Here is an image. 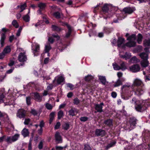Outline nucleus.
Masks as SVG:
<instances>
[{
    "label": "nucleus",
    "mask_w": 150,
    "mask_h": 150,
    "mask_svg": "<svg viewBox=\"0 0 150 150\" xmlns=\"http://www.w3.org/2000/svg\"><path fill=\"white\" fill-rule=\"evenodd\" d=\"M105 124L109 126L112 125V120H111L109 119L105 120L104 122Z\"/></svg>",
    "instance_id": "obj_45"
},
{
    "label": "nucleus",
    "mask_w": 150,
    "mask_h": 150,
    "mask_svg": "<svg viewBox=\"0 0 150 150\" xmlns=\"http://www.w3.org/2000/svg\"><path fill=\"white\" fill-rule=\"evenodd\" d=\"M136 36L135 34H132L129 36L127 40L129 41V42L127 43L125 45L129 47H133L135 46L136 42L134 41L136 39Z\"/></svg>",
    "instance_id": "obj_2"
},
{
    "label": "nucleus",
    "mask_w": 150,
    "mask_h": 150,
    "mask_svg": "<svg viewBox=\"0 0 150 150\" xmlns=\"http://www.w3.org/2000/svg\"><path fill=\"white\" fill-rule=\"evenodd\" d=\"M120 57L125 60H127L130 58L131 55V53H129L126 52L124 55L120 54Z\"/></svg>",
    "instance_id": "obj_19"
},
{
    "label": "nucleus",
    "mask_w": 150,
    "mask_h": 150,
    "mask_svg": "<svg viewBox=\"0 0 150 150\" xmlns=\"http://www.w3.org/2000/svg\"><path fill=\"white\" fill-rule=\"evenodd\" d=\"M15 64V59H11L10 60L8 65L10 67H11L13 65Z\"/></svg>",
    "instance_id": "obj_56"
},
{
    "label": "nucleus",
    "mask_w": 150,
    "mask_h": 150,
    "mask_svg": "<svg viewBox=\"0 0 150 150\" xmlns=\"http://www.w3.org/2000/svg\"><path fill=\"white\" fill-rule=\"evenodd\" d=\"M30 113L34 116H37L38 114V111L34 109H31Z\"/></svg>",
    "instance_id": "obj_51"
},
{
    "label": "nucleus",
    "mask_w": 150,
    "mask_h": 150,
    "mask_svg": "<svg viewBox=\"0 0 150 150\" xmlns=\"http://www.w3.org/2000/svg\"><path fill=\"white\" fill-rule=\"evenodd\" d=\"M93 79V76L90 75H88L85 77V79L86 81H89Z\"/></svg>",
    "instance_id": "obj_46"
},
{
    "label": "nucleus",
    "mask_w": 150,
    "mask_h": 150,
    "mask_svg": "<svg viewBox=\"0 0 150 150\" xmlns=\"http://www.w3.org/2000/svg\"><path fill=\"white\" fill-rule=\"evenodd\" d=\"M65 81V78L62 76H58L55 78L54 79L53 81V83L55 86H56L58 84H60L64 82Z\"/></svg>",
    "instance_id": "obj_5"
},
{
    "label": "nucleus",
    "mask_w": 150,
    "mask_h": 150,
    "mask_svg": "<svg viewBox=\"0 0 150 150\" xmlns=\"http://www.w3.org/2000/svg\"><path fill=\"white\" fill-rule=\"evenodd\" d=\"M58 119H60L62 117L64 116V113L63 112L62 110H60L57 113Z\"/></svg>",
    "instance_id": "obj_38"
},
{
    "label": "nucleus",
    "mask_w": 150,
    "mask_h": 150,
    "mask_svg": "<svg viewBox=\"0 0 150 150\" xmlns=\"http://www.w3.org/2000/svg\"><path fill=\"white\" fill-rule=\"evenodd\" d=\"M25 111L22 109H19L16 114L17 116L20 118H25Z\"/></svg>",
    "instance_id": "obj_10"
},
{
    "label": "nucleus",
    "mask_w": 150,
    "mask_h": 150,
    "mask_svg": "<svg viewBox=\"0 0 150 150\" xmlns=\"http://www.w3.org/2000/svg\"><path fill=\"white\" fill-rule=\"evenodd\" d=\"M60 126V122H57L54 127V129H59V128Z\"/></svg>",
    "instance_id": "obj_63"
},
{
    "label": "nucleus",
    "mask_w": 150,
    "mask_h": 150,
    "mask_svg": "<svg viewBox=\"0 0 150 150\" xmlns=\"http://www.w3.org/2000/svg\"><path fill=\"white\" fill-rule=\"evenodd\" d=\"M124 41L125 39L124 38L119 37L118 39V40L117 42V46L119 47H123L124 46V45L123 44Z\"/></svg>",
    "instance_id": "obj_17"
},
{
    "label": "nucleus",
    "mask_w": 150,
    "mask_h": 150,
    "mask_svg": "<svg viewBox=\"0 0 150 150\" xmlns=\"http://www.w3.org/2000/svg\"><path fill=\"white\" fill-rule=\"evenodd\" d=\"M142 66L143 67H146L149 65V62L147 59L143 60L141 62Z\"/></svg>",
    "instance_id": "obj_25"
},
{
    "label": "nucleus",
    "mask_w": 150,
    "mask_h": 150,
    "mask_svg": "<svg viewBox=\"0 0 150 150\" xmlns=\"http://www.w3.org/2000/svg\"><path fill=\"white\" fill-rule=\"evenodd\" d=\"M55 139L57 143L62 142V139L59 132H57L55 134Z\"/></svg>",
    "instance_id": "obj_11"
},
{
    "label": "nucleus",
    "mask_w": 150,
    "mask_h": 150,
    "mask_svg": "<svg viewBox=\"0 0 150 150\" xmlns=\"http://www.w3.org/2000/svg\"><path fill=\"white\" fill-rule=\"evenodd\" d=\"M4 117L5 118V120L8 121H9V118L8 115L5 112H1L0 111V117Z\"/></svg>",
    "instance_id": "obj_26"
},
{
    "label": "nucleus",
    "mask_w": 150,
    "mask_h": 150,
    "mask_svg": "<svg viewBox=\"0 0 150 150\" xmlns=\"http://www.w3.org/2000/svg\"><path fill=\"white\" fill-rule=\"evenodd\" d=\"M23 18L26 22H29L30 20V17L28 14L24 16L23 17Z\"/></svg>",
    "instance_id": "obj_39"
},
{
    "label": "nucleus",
    "mask_w": 150,
    "mask_h": 150,
    "mask_svg": "<svg viewBox=\"0 0 150 150\" xmlns=\"http://www.w3.org/2000/svg\"><path fill=\"white\" fill-rule=\"evenodd\" d=\"M99 79L101 83L103 85H105L107 83L106 78L105 76L98 75Z\"/></svg>",
    "instance_id": "obj_18"
},
{
    "label": "nucleus",
    "mask_w": 150,
    "mask_h": 150,
    "mask_svg": "<svg viewBox=\"0 0 150 150\" xmlns=\"http://www.w3.org/2000/svg\"><path fill=\"white\" fill-rule=\"evenodd\" d=\"M135 10V7H127L123 9V11L126 13L131 14Z\"/></svg>",
    "instance_id": "obj_15"
},
{
    "label": "nucleus",
    "mask_w": 150,
    "mask_h": 150,
    "mask_svg": "<svg viewBox=\"0 0 150 150\" xmlns=\"http://www.w3.org/2000/svg\"><path fill=\"white\" fill-rule=\"evenodd\" d=\"M130 71L133 73H136L139 71L140 68L139 65L134 64L130 66L129 68Z\"/></svg>",
    "instance_id": "obj_9"
},
{
    "label": "nucleus",
    "mask_w": 150,
    "mask_h": 150,
    "mask_svg": "<svg viewBox=\"0 0 150 150\" xmlns=\"http://www.w3.org/2000/svg\"><path fill=\"white\" fill-rule=\"evenodd\" d=\"M45 107L47 109L49 110H51L53 108V106L51 104L48 103H47L46 104Z\"/></svg>",
    "instance_id": "obj_53"
},
{
    "label": "nucleus",
    "mask_w": 150,
    "mask_h": 150,
    "mask_svg": "<svg viewBox=\"0 0 150 150\" xmlns=\"http://www.w3.org/2000/svg\"><path fill=\"white\" fill-rule=\"evenodd\" d=\"M130 102L132 104L135 105L136 110L140 112L145 110L150 106V99L145 100H137L135 98H133Z\"/></svg>",
    "instance_id": "obj_1"
},
{
    "label": "nucleus",
    "mask_w": 150,
    "mask_h": 150,
    "mask_svg": "<svg viewBox=\"0 0 150 150\" xmlns=\"http://www.w3.org/2000/svg\"><path fill=\"white\" fill-rule=\"evenodd\" d=\"M35 100L38 102H41L42 100V96H41L39 93L37 92L33 93Z\"/></svg>",
    "instance_id": "obj_12"
},
{
    "label": "nucleus",
    "mask_w": 150,
    "mask_h": 150,
    "mask_svg": "<svg viewBox=\"0 0 150 150\" xmlns=\"http://www.w3.org/2000/svg\"><path fill=\"white\" fill-rule=\"evenodd\" d=\"M116 143V142L115 141H112L107 146H106L107 149H108L109 148L114 146Z\"/></svg>",
    "instance_id": "obj_44"
},
{
    "label": "nucleus",
    "mask_w": 150,
    "mask_h": 150,
    "mask_svg": "<svg viewBox=\"0 0 150 150\" xmlns=\"http://www.w3.org/2000/svg\"><path fill=\"white\" fill-rule=\"evenodd\" d=\"M12 25L16 28L19 27V25L17 21L16 20H13L12 23Z\"/></svg>",
    "instance_id": "obj_49"
},
{
    "label": "nucleus",
    "mask_w": 150,
    "mask_h": 150,
    "mask_svg": "<svg viewBox=\"0 0 150 150\" xmlns=\"http://www.w3.org/2000/svg\"><path fill=\"white\" fill-rule=\"evenodd\" d=\"M79 103L80 100L77 98H76L74 99L73 103L74 104L77 105Z\"/></svg>",
    "instance_id": "obj_54"
},
{
    "label": "nucleus",
    "mask_w": 150,
    "mask_h": 150,
    "mask_svg": "<svg viewBox=\"0 0 150 150\" xmlns=\"http://www.w3.org/2000/svg\"><path fill=\"white\" fill-rule=\"evenodd\" d=\"M133 85L134 87L145 86L142 81L138 78H136L134 80L133 82Z\"/></svg>",
    "instance_id": "obj_7"
},
{
    "label": "nucleus",
    "mask_w": 150,
    "mask_h": 150,
    "mask_svg": "<svg viewBox=\"0 0 150 150\" xmlns=\"http://www.w3.org/2000/svg\"><path fill=\"white\" fill-rule=\"evenodd\" d=\"M95 134L97 136L103 137L105 135V133L104 130H103L101 129H98L96 130Z\"/></svg>",
    "instance_id": "obj_14"
},
{
    "label": "nucleus",
    "mask_w": 150,
    "mask_h": 150,
    "mask_svg": "<svg viewBox=\"0 0 150 150\" xmlns=\"http://www.w3.org/2000/svg\"><path fill=\"white\" fill-rule=\"evenodd\" d=\"M133 93V91H130V93H131V94L130 96H127L126 95H121V98L122 99H123L124 100H127L132 95V93Z\"/></svg>",
    "instance_id": "obj_41"
},
{
    "label": "nucleus",
    "mask_w": 150,
    "mask_h": 150,
    "mask_svg": "<svg viewBox=\"0 0 150 150\" xmlns=\"http://www.w3.org/2000/svg\"><path fill=\"white\" fill-rule=\"evenodd\" d=\"M66 4L67 5H69L70 7H72L73 4L72 0H68Z\"/></svg>",
    "instance_id": "obj_58"
},
{
    "label": "nucleus",
    "mask_w": 150,
    "mask_h": 150,
    "mask_svg": "<svg viewBox=\"0 0 150 150\" xmlns=\"http://www.w3.org/2000/svg\"><path fill=\"white\" fill-rule=\"evenodd\" d=\"M125 81V79L122 78L121 79L120 78H118L117 81L115 83V84L113 85V86L114 87H117L122 85V82Z\"/></svg>",
    "instance_id": "obj_16"
},
{
    "label": "nucleus",
    "mask_w": 150,
    "mask_h": 150,
    "mask_svg": "<svg viewBox=\"0 0 150 150\" xmlns=\"http://www.w3.org/2000/svg\"><path fill=\"white\" fill-rule=\"evenodd\" d=\"M5 90L4 88L1 89L0 91V102L2 103L4 102L3 98H4V93Z\"/></svg>",
    "instance_id": "obj_21"
},
{
    "label": "nucleus",
    "mask_w": 150,
    "mask_h": 150,
    "mask_svg": "<svg viewBox=\"0 0 150 150\" xmlns=\"http://www.w3.org/2000/svg\"><path fill=\"white\" fill-rule=\"evenodd\" d=\"M22 28L21 27H20L19 28V29H18V30L17 32V33H16V35L17 37H18L20 35L21 33V31H22Z\"/></svg>",
    "instance_id": "obj_57"
},
{
    "label": "nucleus",
    "mask_w": 150,
    "mask_h": 150,
    "mask_svg": "<svg viewBox=\"0 0 150 150\" xmlns=\"http://www.w3.org/2000/svg\"><path fill=\"white\" fill-rule=\"evenodd\" d=\"M62 127L64 129L67 130L69 127V125L68 123H65L63 125Z\"/></svg>",
    "instance_id": "obj_47"
},
{
    "label": "nucleus",
    "mask_w": 150,
    "mask_h": 150,
    "mask_svg": "<svg viewBox=\"0 0 150 150\" xmlns=\"http://www.w3.org/2000/svg\"><path fill=\"white\" fill-rule=\"evenodd\" d=\"M32 50L34 56L37 55L36 53L38 52L40 50V45L37 43H34L32 45Z\"/></svg>",
    "instance_id": "obj_6"
},
{
    "label": "nucleus",
    "mask_w": 150,
    "mask_h": 150,
    "mask_svg": "<svg viewBox=\"0 0 150 150\" xmlns=\"http://www.w3.org/2000/svg\"><path fill=\"white\" fill-rule=\"evenodd\" d=\"M139 56L143 60L147 59L148 58V55L146 53H142L140 54Z\"/></svg>",
    "instance_id": "obj_28"
},
{
    "label": "nucleus",
    "mask_w": 150,
    "mask_h": 150,
    "mask_svg": "<svg viewBox=\"0 0 150 150\" xmlns=\"http://www.w3.org/2000/svg\"><path fill=\"white\" fill-rule=\"evenodd\" d=\"M45 3H40L38 4V6L40 9L38 11V12L40 14H41V11L44 9L45 7Z\"/></svg>",
    "instance_id": "obj_23"
},
{
    "label": "nucleus",
    "mask_w": 150,
    "mask_h": 150,
    "mask_svg": "<svg viewBox=\"0 0 150 150\" xmlns=\"http://www.w3.org/2000/svg\"><path fill=\"white\" fill-rule=\"evenodd\" d=\"M144 79L146 81L150 80V74L148 75H146L144 76Z\"/></svg>",
    "instance_id": "obj_61"
},
{
    "label": "nucleus",
    "mask_w": 150,
    "mask_h": 150,
    "mask_svg": "<svg viewBox=\"0 0 150 150\" xmlns=\"http://www.w3.org/2000/svg\"><path fill=\"white\" fill-rule=\"evenodd\" d=\"M143 44L145 46H150V39L144 40L143 41Z\"/></svg>",
    "instance_id": "obj_42"
},
{
    "label": "nucleus",
    "mask_w": 150,
    "mask_h": 150,
    "mask_svg": "<svg viewBox=\"0 0 150 150\" xmlns=\"http://www.w3.org/2000/svg\"><path fill=\"white\" fill-rule=\"evenodd\" d=\"M55 115V112H52L50 114V120L49 123L51 124L53 120Z\"/></svg>",
    "instance_id": "obj_35"
},
{
    "label": "nucleus",
    "mask_w": 150,
    "mask_h": 150,
    "mask_svg": "<svg viewBox=\"0 0 150 150\" xmlns=\"http://www.w3.org/2000/svg\"><path fill=\"white\" fill-rule=\"evenodd\" d=\"M84 149L85 150H91L90 146L88 145H85Z\"/></svg>",
    "instance_id": "obj_62"
},
{
    "label": "nucleus",
    "mask_w": 150,
    "mask_h": 150,
    "mask_svg": "<svg viewBox=\"0 0 150 150\" xmlns=\"http://www.w3.org/2000/svg\"><path fill=\"white\" fill-rule=\"evenodd\" d=\"M5 38L6 36L5 33H2L1 35V38L0 40V43L1 47H3L4 45V41Z\"/></svg>",
    "instance_id": "obj_24"
},
{
    "label": "nucleus",
    "mask_w": 150,
    "mask_h": 150,
    "mask_svg": "<svg viewBox=\"0 0 150 150\" xmlns=\"http://www.w3.org/2000/svg\"><path fill=\"white\" fill-rule=\"evenodd\" d=\"M112 66L115 70H119L120 69V67L116 63L114 62L112 64Z\"/></svg>",
    "instance_id": "obj_37"
},
{
    "label": "nucleus",
    "mask_w": 150,
    "mask_h": 150,
    "mask_svg": "<svg viewBox=\"0 0 150 150\" xmlns=\"http://www.w3.org/2000/svg\"><path fill=\"white\" fill-rule=\"evenodd\" d=\"M54 16L56 18L59 19L60 18L61 14L60 13L58 12H55L54 13Z\"/></svg>",
    "instance_id": "obj_52"
},
{
    "label": "nucleus",
    "mask_w": 150,
    "mask_h": 150,
    "mask_svg": "<svg viewBox=\"0 0 150 150\" xmlns=\"http://www.w3.org/2000/svg\"><path fill=\"white\" fill-rule=\"evenodd\" d=\"M137 119L134 117H132L130 118L129 122L131 125L134 126L136 124Z\"/></svg>",
    "instance_id": "obj_32"
},
{
    "label": "nucleus",
    "mask_w": 150,
    "mask_h": 150,
    "mask_svg": "<svg viewBox=\"0 0 150 150\" xmlns=\"http://www.w3.org/2000/svg\"><path fill=\"white\" fill-rule=\"evenodd\" d=\"M88 119V118L86 117H80V120L81 121L85 122L87 121Z\"/></svg>",
    "instance_id": "obj_59"
},
{
    "label": "nucleus",
    "mask_w": 150,
    "mask_h": 150,
    "mask_svg": "<svg viewBox=\"0 0 150 150\" xmlns=\"http://www.w3.org/2000/svg\"><path fill=\"white\" fill-rule=\"evenodd\" d=\"M138 60L136 57L134 56L129 60V62L132 63H137L139 62Z\"/></svg>",
    "instance_id": "obj_33"
},
{
    "label": "nucleus",
    "mask_w": 150,
    "mask_h": 150,
    "mask_svg": "<svg viewBox=\"0 0 150 150\" xmlns=\"http://www.w3.org/2000/svg\"><path fill=\"white\" fill-rule=\"evenodd\" d=\"M101 4L100 3L98 4L95 7L93 8V11L94 13H96L97 12V11L99 9V7L101 6Z\"/></svg>",
    "instance_id": "obj_48"
},
{
    "label": "nucleus",
    "mask_w": 150,
    "mask_h": 150,
    "mask_svg": "<svg viewBox=\"0 0 150 150\" xmlns=\"http://www.w3.org/2000/svg\"><path fill=\"white\" fill-rule=\"evenodd\" d=\"M62 25L67 26L68 29V31L67 33L66 34V37L67 38L69 37L71 34V29L70 26L67 23H63Z\"/></svg>",
    "instance_id": "obj_20"
},
{
    "label": "nucleus",
    "mask_w": 150,
    "mask_h": 150,
    "mask_svg": "<svg viewBox=\"0 0 150 150\" xmlns=\"http://www.w3.org/2000/svg\"><path fill=\"white\" fill-rule=\"evenodd\" d=\"M145 86L134 87L133 90L135 95L138 96H140L143 94L145 92Z\"/></svg>",
    "instance_id": "obj_3"
},
{
    "label": "nucleus",
    "mask_w": 150,
    "mask_h": 150,
    "mask_svg": "<svg viewBox=\"0 0 150 150\" xmlns=\"http://www.w3.org/2000/svg\"><path fill=\"white\" fill-rule=\"evenodd\" d=\"M18 61L20 62H23L26 61L27 59V56L25 55V52L20 53L18 56Z\"/></svg>",
    "instance_id": "obj_8"
},
{
    "label": "nucleus",
    "mask_w": 150,
    "mask_h": 150,
    "mask_svg": "<svg viewBox=\"0 0 150 150\" xmlns=\"http://www.w3.org/2000/svg\"><path fill=\"white\" fill-rule=\"evenodd\" d=\"M31 98L30 97L28 96L26 98V102L27 105H29L31 104Z\"/></svg>",
    "instance_id": "obj_55"
},
{
    "label": "nucleus",
    "mask_w": 150,
    "mask_h": 150,
    "mask_svg": "<svg viewBox=\"0 0 150 150\" xmlns=\"http://www.w3.org/2000/svg\"><path fill=\"white\" fill-rule=\"evenodd\" d=\"M78 111L75 108H72L69 111V114L70 115L74 116L75 115V112H78Z\"/></svg>",
    "instance_id": "obj_22"
},
{
    "label": "nucleus",
    "mask_w": 150,
    "mask_h": 150,
    "mask_svg": "<svg viewBox=\"0 0 150 150\" xmlns=\"http://www.w3.org/2000/svg\"><path fill=\"white\" fill-rule=\"evenodd\" d=\"M21 133L22 135L24 137H25L28 136L29 134V132L28 129L25 128H24L22 131Z\"/></svg>",
    "instance_id": "obj_31"
},
{
    "label": "nucleus",
    "mask_w": 150,
    "mask_h": 150,
    "mask_svg": "<svg viewBox=\"0 0 150 150\" xmlns=\"http://www.w3.org/2000/svg\"><path fill=\"white\" fill-rule=\"evenodd\" d=\"M66 85L67 87L69 88L70 89L73 90V89L74 86L72 84L67 83L66 84Z\"/></svg>",
    "instance_id": "obj_60"
},
{
    "label": "nucleus",
    "mask_w": 150,
    "mask_h": 150,
    "mask_svg": "<svg viewBox=\"0 0 150 150\" xmlns=\"http://www.w3.org/2000/svg\"><path fill=\"white\" fill-rule=\"evenodd\" d=\"M120 69L124 71L127 69L125 64L124 62H122L120 64Z\"/></svg>",
    "instance_id": "obj_50"
},
{
    "label": "nucleus",
    "mask_w": 150,
    "mask_h": 150,
    "mask_svg": "<svg viewBox=\"0 0 150 150\" xmlns=\"http://www.w3.org/2000/svg\"><path fill=\"white\" fill-rule=\"evenodd\" d=\"M104 105L103 103H101L100 104H96L95 106V109L98 112H102L103 111L102 110L103 106Z\"/></svg>",
    "instance_id": "obj_13"
},
{
    "label": "nucleus",
    "mask_w": 150,
    "mask_h": 150,
    "mask_svg": "<svg viewBox=\"0 0 150 150\" xmlns=\"http://www.w3.org/2000/svg\"><path fill=\"white\" fill-rule=\"evenodd\" d=\"M137 42L139 44H140L142 43L143 36L140 33H139L137 36Z\"/></svg>",
    "instance_id": "obj_27"
},
{
    "label": "nucleus",
    "mask_w": 150,
    "mask_h": 150,
    "mask_svg": "<svg viewBox=\"0 0 150 150\" xmlns=\"http://www.w3.org/2000/svg\"><path fill=\"white\" fill-rule=\"evenodd\" d=\"M109 6L107 4H105L102 8V10L104 13H108V11Z\"/></svg>",
    "instance_id": "obj_36"
},
{
    "label": "nucleus",
    "mask_w": 150,
    "mask_h": 150,
    "mask_svg": "<svg viewBox=\"0 0 150 150\" xmlns=\"http://www.w3.org/2000/svg\"><path fill=\"white\" fill-rule=\"evenodd\" d=\"M130 86L129 85L125 84L122 86L121 90H123V91L124 90L125 91H128L130 89Z\"/></svg>",
    "instance_id": "obj_34"
},
{
    "label": "nucleus",
    "mask_w": 150,
    "mask_h": 150,
    "mask_svg": "<svg viewBox=\"0 0 150 150\" xmlns=\"http://www.w3.org/2000/svg\"><path fill=\"white\" fill-rule=\"evenodd\" d=\"M51 48L50 44L49 43L45 45V52L46 53L48 52Z\"/></svg>",
    "instance_id": "obj_43"
},
{
    "label": "nucleus",
    "mask_w": 150,
    "mask_h": 150,
    "mask_svg": "<svg viewBox=\"0 0 150 150\" xmlns=\"http://www.w3.org/2000/svg\"><path fill=\"white\" fill-rule=\"evenodd\" d=\"M26 5L25 3H24L22 5H21L20 6H17V8H20L21 9V10L20 11V12H22L25 9V8L26 7Z\"/></svg>",
    "instance_id": "obj_40"
},
{
    "label": "nucleus",
    "mask_w": 150,
    "mask_h": 150,
    "mask_svg": "<svg viewBox=\"0 0 150 150\" xmlns=\"http://www.w3.org/2000/svg\"><path fill=\"white\" fill-rule=\"evenodd\" d=\"M11 51V49L9 46H7L4 48L3 52L5 54L9 53Z\"/></svg>",
    "instance_id": "obj_30"
},
{
    "label": "nucleus",
    "mask_w": 150,
    "mask_h": 150,
    "mask_svg": "<svg viewBox=\"0 0 150 150\" xmlns=\"http://www.w3.org/2000/svg\"><path fill=\"white\" fill-rule=\"evenodd\" d=\"M51 28L52 30L57 32L60 31L62 30L59 27L55 25H52Z\"/></svg>",
    "instance_id": "obj_29"
},
{
    "label": "nucleus",
    "mask_w": 150,
    "mask_h": 150,
    "mask_svg": "<svg viewBox=\"0 0 150 150\" xmlns=\"http://www.w3.org/2000/svg\"><path fill=\"white\" fill-rule=\"evenodd\" d=\"M66 146L62 147L61 146H56V148L57 150H61L63 149L64 148H66Z\"/></svg>",
    "instance_id": "obj_64"
},
{
    "label": "nucleus",
    "mask_w": 150,
    "mask_h": 150,
    "mask_svg": "<svg viewBox=\"0 0 150 150\" xmlns=\"http://www.w3.org/2000/svg\"><path fill=\"white\" fill-rule=\"evenodd\" d=\"M20 135L18 134H16L12 136H7L5 139V141L8 144H11L18 140Z\"/></svg>",
    "instance_id": "obj_4"
}]
</instances>
